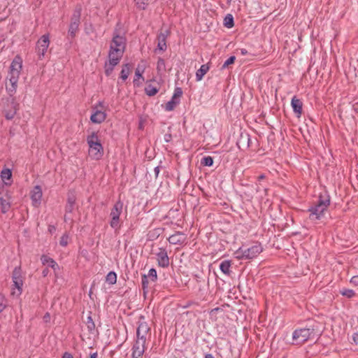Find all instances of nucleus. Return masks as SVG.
<instances>
[{
  "label": "nucleus",
  "instance_id": "obj_1",
  "mask_svg": "<svg viewBox=\"0 0 358 358\" xmlns=\"http://www.w3.org/2000/svg\"><path fill=\"white\" fill-rule=\"evenodd\" d=\"M22 69V59L20 57L16 56L11 62L8 75L6 78L8 80V83L6 84V89L8 94H15Z\"/></svg>",
  "mask_w": 358,
  "mask_h": 358
},
{
  "label": "nucleus",
  "instance_id": "obj_2",
  "mask_svg": "<svg viewBox=\"0 0 358 358\" xmlns=\"http://www.w3.org/2000/svg\"><path fill=\"white\" fill-rule=\"evenodd\" d=\"M8 97H3L1 101L2 113L8 120H13L17 110H19V103H17L14 94H8Z\"/></svg>",
  "mask_w": 358,
  "mask_h": 358
},
{
  "label": "nucleus",
  "instance_id": "obj_3",
  "mask_svg": "<svg viewBox=\"0 0 358 358\" xmlns=\"http://www.w3.org/2000/svg\"><path fill=\"white\" fill-rule=\"evenodd\" d=\"M330 205L329 196H320L318 202L308 209L309 219L312 221L320 220Z\"/></svg>",
  "mask_w": 358,
  "mask_h": 358
},
{
  "label": "nucleus",
  "instance_id": "obj_4",
  "mask_svg": "<svg viewBox=\"0 0 358 358\" xmlns=\"http://www.w3.org/2000/svg\"><path fill=\"white\" fill-rule=\"evenodd\" d=\"M87 142L89 145L90 157L96 160L101 159L103 155V148L96 133L92 132L88 136Z\"/></svg>",
  "mask_w": 358,
  "mask_h": 358
},
{
  "label": "nucleus",
  "instance_id": "obj_5",
  "mask_svg": "<svg viewBox=\"0 0 358 358\" xmlns=\"http://www.w3.org/2000/svg\"><path fill=\"white\" fill-rule=\"evenodd\" d=\"M263 251L262 245L259 243H256L250 248H245L241 247L238 249L234 255L235 257L238 259H253Z\"/></svg>",
  "mask_w": 358,
  "mask_h": 358
},
{
  "label": "nucleus",
  "instance_id": "obj_6",
  "mask_svg": "<svg viewBox=\"0 0 358 358\" xmlns=\"http://www.w3.org/2000/svg\"><path fill=\"white\" fill-rule=\"evenodd\" d=\"M24 277L20 266L15 267L12 273V295L19 296L22 292Z\"/></svg>",
  "mask_w": 358,
  "mask_h": 358
},
{
  "label": "nucleus",
  "instance_id": "obj_7",
  "mask_svg": "<svg viewBox=\"0 0 358 358\" xmlns=\"http://www.w3.org/2000/svg\"><path fill=\"white\" fill-rule=\"evenodd\" d=\"M121 50L110 49L108 52V61L105 64V73L107 76H110L113 73L114 67L117 65L123 56Z\"/></svg>",
  "mask_w": 358,
  "mask_h": 358
},
{
  "label": "nucleus",
  "instance_id": "obj_8",
  "mask_svg": "<svg viewBox=\"0 0 358 358\" xmlns=\"http://www.w3.org/2000/svg\"><path fill=\"white\" fill-rule=\"evenodd\" d=\"M123 203L118 200L113 206L110 213V226L115 229L120 228V216L122 214Z\"/></svg>",
  "mask_w": 358,
  "mask_h": 358
},
{
  "label": "nucleus",
  "instance_id": "obj_9",
  "mask_svg": "<svg viewBox=\"0 0 358 358\" xmlns=\"http://www.w3.org/2000/svg\"><path fill=\"white\" fill-rule=\"evenodd\" d=\"M104 109L103 102L99 101L93 108V113L91 115L90 120L95 124L102 123L106 118V113Z\"/></svg>",
  "mask_w": 358,
  "mask_h": 358
},
{
  "label": "nucleus",
  "instance_id": "obj_10",
  "mask_svg": "<svg viewBox=\"0 0 358 358\" xmlns=\"http://www.w3.org/2000/svg\"><path fill=\"white\" fill-rule=\"evenodd\" d=\"M314 329L310 328H302L296 329L292 334L293 341L296 344H301L308 341L313 334Z\"/></svg>",
  "mask_w": 358,
  "mask_h": 358
},
{
  "label": "nucleus",
  "instance_id": "obj_11",
  "mask_svg": "<svg viewBox=\"0 0 358 358\" xmlns=\"http://www.w3.org/2000/svg\"><path fill=\"white\" fill-rule=\"evenodd\" d=\"M81 10V6L80 5H78L76 7L72 15L69 29V34L71 35V37H74L76 36V32L78 30L79 24L80 22Z\"/></svg>",
  "mask_w": 358,
  "mask_h": 358
},
{
  "label": "nucleus",
  "instance_id": "obj_12",
  "mask_svg": "<svg viewBox=\"0 0 358 358\" xmlns=\"http://www.w3.org/2000/svg\"><path fill=\"white\" fill-rule=\"evenodd\" d=\"M126 46V38L123 34L120 31L115 30L113 34V37L110 43V49L121 50L124 53Z\"/></svg>",
  "mask_w": 358,
  "mask_h": 358
},
{
  "label": "nucleus",
  "instance_id": "obj_13",
  "mask_svg": "<svg viewBox=\"0 0 358 358\" xmlns=\"http://www.w3.org/2000/svg\"><path fill=\"white\" fill-rule=\"evenodd\" d=\"M11 193L4 187L0 188V204L3 213H7L10 208Z\"/></svg>",
  "mask_w": 358,
  "mask_h": 358
},
{
  "label": "nucleus",
  "instance_id": "obj_14",
  "mask_svg": "<svg viewBox=\"0 0 358 358\" xmlns=\"http://www.w3.org/2000/svg\"><path fill=\"white\" fill-rule=\"evenodd\" d=\"M50 45V38L48 34L43 35L37 41L36 52L39 57H43Z\"/></svg>",
  "mask_w": 358,
  "mask_h": 358
},
{
  "label": "nucleus",
  "instance_id": "obj_15",
  "mask_svg": "<svg viewBox=\"0 0 358 358\" xmlns=\"http://www.w3.org/2000/svg\"><path fill=\"white\" fill-rule=\"evenodd\" d=\"M150 327L147 322L143 321V317H141L138 321V326L136 330V339L145 341L147 340V335L150 331Z\"/></svg>",
  "mask_w": 358,
  "mask_h": 358
},
{
  "label": "nucleus",
  "instance_id": "obj_16",
  "mask_svg": "<svg viewBox=\"0 0 358 358\" xmlns=\"http://www.w3.org/2000/svg\"><path fill=\"white\" fill-rule=\"evenodd\" d=\"M145 343V341L136 339L132 347V358L143 357V353L146 349Z\"/></svg>",
  "mask_w": 358,
  "mask_h": 358
},
{
  "label": "nucleus",
  "instance_id": "obj_17",
  "mask_svg": "<svg viewBox=\"0 0 358 358\" xmlns=\"http://www.w3.org/2000/svg\"><path fill=\"white\" fill-rule=\"evenodd\" d=\"M145 65L143 63L138 64L135 70V75L133 80L134 86L139 87L144 82L145 79L143 76V74L145 71Z\"/></svg>",
  "mask_w": 358,
  "mask_h": 358
},
{
  "label": "nucleus",
  "instance_id": "obj_18",
  "mask_svg": "<svg viewBox=\"0 0 358 358\" xmlns=\"http://www.w3.org/2000/svg\"><path fill=\"white\" fill-rule=\"evenodd\" d=\"M42 195V189L39 185H36L32 189L30 192V197L34 206L38 207L41 205Z\"/></svg>",
  "mask_w": 358,
  "mask_h": 358
},
{
  "label": "nucleus",
  "instance_id": "obj_19",
  "mask_svg": "<svg viewBox=\"0 0 358 358\" xmlns=\"http://www.w3.org/2000/svg\"><path fill=\"white\" fill-rule=\"evenodd\" d=\"M170 32L168 29H162L157 36V48L159 50L164 51L166 50V39Z\"/></svg>",
  "mask_w": 358,
  "mask_h": 358
},
{
  "label": "nucleus",
  "instance_id": "obj_20",
  "mask_svg": "<svg viewBox=\"0 0 358 358\" xmlns=\"http://www.w3.org/2000/svg\"><path fill=\"white\" fill-rule=\"evenodd\" d=\"M157 257L158 265L162 268H166L169 265V258L166 250L164 248H159V252L156 254Z\"/></svg>",
  "mask_w": 358,
  "mask_h": 358
},
{
  "label": "nucleus",
  "instance_id": "obj_21",
  "mask_svg": "<svg viewBox=\"0 0 358 358\" xmlns=\"http://www.w3.org/2000/svg\"><path fill=\"white\" fill-rule=\"evenodd\" d=\"M291 106L293 109L294 113H295L297 117H300L302 114V107L303 102L301 99H298L296 96H294L291 101Z\"/></svg>",
  "mask_w": 358,
  "mask_h": 358
},
{
  "label": "nucleus",
  "instance_id": "obj_22",
  "mask_svg": "<svg viewBox=\"0 0 358 358\" xmlns=\"http://www.w3.org/2000/svg\"><path fill=\"white\" fill-rule=\"evenodd\" d=\"M171 244H182L186 241V235L182 232L177 231L168 238Z\"/></svg>",
  "mask_w": 358,
  "mask_h": 358
},
{
  "label": "nucleus",
  "instance_id": "obj_23",
  "mask_svg": "<svg viewBox=\"0 0 358 358\" xmlns=\"http://www.w3.org/2000/svg\"><path fill=\"white\" fill-rule=\"evenodd\" d=\"M41 260L43 265L47 264L50 267L52 268L54 270H55L56 268L58 267V265L56 263V262L53 259L49 257L47 255H42L41 257Z\"/></svg>",
  "mask_w": 358,
  "mask_h": 358
},
{
  "label": "nucleus",
  "instance_id": "obj_24",
  "mask_svg": "<svg viewBox=\"0 0 358 358\" xmlns=\"http://www.w3.org/2000/svg\"><path fill=\"white\" fill-rule=\"evenodd\" d=\"M209 66L208 64H203L201 66L200 69L197 70L196 72V80L197 81H200L203 79L205 74L208 71Z\"/></svg>",
  "mask_w": 358,
  "mask_h": 358
},
{
  "label": "nucleus",
  "instance_id": "obj_25",
  "mask_svg": "<svg viewBox=\"0 0 358 358\" xmlns=\"http://www.w3.org/2000/svg\"><path fill=\"white\" fill-rule=\"evenodd\" d=\"M230 267H231V262L229 260H224V261L222 262L220 264V268L222 271V272L227 275H230V273H231Z\"/></svg>",
  "mask_w": 358,
  "mask_h": 358
},
{
  "label": "nucleus",
  "instance_id": "obj_26",
  "mask_svg": "<svg viewBox=\"0 0 358 358\" xmlns=\"http://www.w3.org/2000/svg\"><path fill=\"white\" fill-rule=\"evenodd\" d=\"M12 177V172L9 169H3L1 172V180L6 185H10V182H7L6 180H10Z\"/></svg>",
  "mask_w": 358,
  "mask_h": 358
},
{
  "label": "nucleus",
  "instance_id": "obj_27",
  "mask_svg": "<svg viewBox=\"0 0 358 358\" xmlns=\"http://www.w3.org/2000/svg\"><path fill=\"white\" fill-rule=\"evenodd\" d=\"M106 281L110 285H115L117 282V274L114 271H110L106 277Z\"/></svg>",
  "mask_w": 358,
  "mask_h": 358
},
{
  "label": "nucleus",
  "instance_id": "obj_28",
  "mask_svg": "<svg viewBox=\"0 0 358 358\" xmlns=\"http://www.w3.org/2000/svg\"><path fill=\"white\" fill-rule=\"evenodd\" d=\"M76 199L73 196H69L67 203L66 206V212L71 213L74 208Z\"/></svg>",
  "mask_w": 358,
  "mask_h": 358
},
{
  "label": "nucleus",
  "instance_id": "obj_29",
  "mask_svg": "<svg viewBox=\"0 0 358 358\" xmlns=\"http://www.w3.org/2000/svg\"><path fill=\"white\" fill-rule=\"evenodd\" d=\"M178 103H179V100H176V99H173V98H171V99L166 103L165 109L167 111H171L175 108V107Z\"/></svg>",
  "mask_w": 358,
  "mask_h": 358
},
{
  "label": "nucleus",
  "instance_id": "obj_30",
  "mask_svg": "<svg viewBox=\"0 0 358 358\" xmlns=\"http://www.w3.org/2000/svg\"><path fill=\"white\" fill-rule=\"evenodd\" d=\"M145 92L147 95L152 96L158 92V89L156 87L149 85L145 88Z\"/></svg>",
  "mask_w": 358,
  "mask_h": 358
},
{
  "label": "nucleus",
  "instance_id": "obj_31",
  "mask_svg": "<svg viewBox=\"0 0 358 358\" xmlns=\"http://www.w3.org/2000/svg\"><path fill=\"white\" fill-rule=\"evenodd\" d=\"M134 3L137 8L140 10H145L148 5V0H134Z\"/></svg>",
  "mask_w": 358,
  "mask_h": 358
},
{
  "label": "nucleus",
  "instance_id": "obj_32",
  "mask_svg": "<svg viewBox=\"0 0 358 358\" xmlns=\"http://www.w3.org/2000/svg\"><path fill=\"white\" fill-rule=\"evenodd\" d=\"M224 24L227 28H231L234 26V18L231 14H228L224 19Z\"/></svg>",
  "mask_w": 358,
  "mask_h": 358
},
{
  "label": "nucleus",
  "instance_id": "obj_33",
  "mask_svg": "<svg viewBox=\"0 0 358 358\" xmlns=\"http://www.w3.org/2000/svg\"><path fill=\"white\" fill-rule=\"evenodd\" d=\"M129 75V66L128 64H125L120 72V78L123 80H126Z\"/></svg>",
  "mask_w": 358,
  "mask_h": 358
},
{
  "label": "nucleus",
  "instance_id": "obj_34",
  "mask_svg": "<svg viewBox=\"0 0 358 358\" xmlns=\"http://www.w3.org/2000/svg\"><path fill=\"white\" fill-rule=\"evenodd\" d=\"M213 164V159L210 156L203 157L201 160V164L206 166H211Z\"/></svg>",
  "mask_w": 358,
  "mask_h": 358
},
{
  "label": "nucleus",
  "instance_id": "obj_35",
  "mask_svg": "<svg viewBox=\"0 0 358 358\" xmlns=\"http://www.w3.org/2000/svg\"><path fill=\"white\" fill-rule=\"evenodd\" d=\"M341 294L343 296H346L348 298H352L355 294V292L352 289H343L342 290H341Z\"/></svg>",
  "mask_w": 358,
  "mask_h": 358
},
{
  "label": "nucleus",
  "instance_id": "obj_36",
  "mask_svg": "<svg viewBox=\"0 0 358 358\" xmlns=\"http://www.w3.org/2000/svg\"><path fill=\"white\" fill-rule=\"evenodd\" d=\"M182 89L180 87H176L174 90V93L172 96V98H173V99L180 101V98L182 96Z\"/></svg>",
  "mask_w": 358,
  "mask_h": 358
},
{
  "label": "nucleus",
  "instance_id": "obj_37",
  "mask_svg": "<svg viewBox=\"0 0 358 358\" xmlns=\"http://www.w3.org/2000/svg\"><path fill=\"white\" fill-rule=\"evenodd\" d=\"M86 323L89 331H92L94 329L95 324L91 316L87 317Z\"/></svg>",
  "mask_w": 358,
  "mask_h": 358
},
{
  "label": "nucleus",
  "instance_id": "obj_38",
  "mask_svg": "<svg viewBox=\"0 0 358 358\" xmlns=\"http://www.w3.org/2000/svg\"><path fill=\"white\" fill-rule=\"evenodd\" d=\"M235 59H236V57L234 56H231L230 57H229L223 64L222 65V69H225L227 67H228L230 64H232L234 63L235 62Z\"/></svg>",
  "mask_w": 358,
  "mask_h": 358
},
{
  "label": "nucleus",
  "instance_id": "obj_39",
  "mask_svg": "<svg viewBox=\"0 0 358 358\" xmlns=\"http://www.w3.org/2000/svg\"><path fill=\"white\" fill-rule=\"evenodd\" d=\"M6 306V301L3 294H0V313L2 312Z\"/></svg>",
  "mask_w": 358,
  "mask_h": 358
},
{
  "label": "nucleus",
  "instance_id": "obj_40",
  "mask_svg": "<svg viewBox=\"0 0 358 358\" xmlns=\"http://www.w3.org/2000/svg\"><path fill=\"white\" fill-rule=\"evenodd\" d=\"M69 242V236L67 234H64L60 239L59 243L62 246H66Z\"/></svg>",
  "mask_w": 358,
  "mask_h": 358
},
{
  "label": "nucleus",
  "instance_id": "obj_41",
  "mask_svg": "<svg viewBox=\"0 0 358 358\" xmlns=\"http://www.w3.org/2000/svg\"><path fill=\"white\" fill-rule=\"evenodd\" d=\"M148 276L152 278L153 282H155L157 278V271L155 268H150L149 270Z\"/></svg>",
  "mask_w": 358,
  "mask_h": 358
},
{
  "label": "nucleus",
  "instance_id": "obj_42",
  "mask_svg": "<svg viewBox=\"0 0 358 358\" xmlns=\"http://www.w3.org/2000/svg\"><path fill=\"white\" fill-rule=\"evenodd\" d=\"M165 66V62L163 59H159L157 62V69L160 70L162 68H164Z\"/></svg>",
  "mask_w": 358,
  "mask_h": 358
},
{
  "label": "nucleus",
  "instance_id": "obj_43",
  "mask_svg": "<svg viewBox=\"0 0 358 358\" xmlns=\"http://www.w3.org/2000/svg\"><path fill=\"white\" fill-rule=\"evenodd\" d=\"M148 283V282L147 276L145 275H143L142 276V285H143V289L147 287Z\"/></svg>",
  "mask_w": 358,
  "mask_h": 358
},
{
  "label": "nucleus",
  "instance_id": "obj_44",
  "mask_svg": "<svg viewBox=\"0 0 358 358\" xmlns=\"http://www.w3.org/2000/svg\"><path fill=\"white\" fill-rule=\"evenodd\" d=\"M350 282L355 285V286H357L358 285V275H355L353 276L351 279H350Z\"/></svg>",
  "mask_w": 358,
  "mask_h": 358
},
{
  "label": "nucleus",
  "instance_id": "obj_45",
  "mask_svg": "<svg viewBox=\"0 0 358 358\" xmlns=\"http://www.w3.org/2000/svg\"><path fill=\"white\" fill-rule=\"evenodd\" d=\"M62 358H73V355L69 352H64Z\"/></svg>",
  "mask_w": 358,
  "mask_h": 358
},
{
  "label": "nucleus",
  "instance_id": "obj_46",
  "mask_svg": "<svg viewBox=\"0 0 358 358\" xmlns=\"http://www.w3.org/2000/svg\"><path fill=\"white\" fill-rule=\"evenodd\" d=\"M56 230V228L55 226L53 225H50L48 227V231L50 232V233H53L54 231H55Z\"/></svg>",
  "mask_w": 358,
  "mask_h": 358
},
{
  "label": "nucleus",
  "instance_id": "obj_47",
  "mask_svg": "<svg viewBox=\"0 0 358 358\" xmlns=\"http://www.w3.org/2000/svg\"><path fill=\"white\" fill-rule=\"evenodd\" d=\"M49 273V270L48 268H45L43 271H42V275L43 277H46Z\"/></svg>",
  "mask_w": 358,
  "mask_h": 358
},
{
  "label": "nucleus",
  "instance_id": "obj_48",
  "mask_svg": "<svg viewBox=\"0 0 358 358\" xmlns=\"http://www.w3.org/2000/svg\"><path fill=\"white\" fill-rule=\"evenodd\" d=\"M50 314L49 313H46L44 317H43V320H45V322H48L50 320Z\"/></svg>",
  "mask_w": 358,
  "mask_h": 358
},
{
  "label": "nucleus",
  "instance_id": "obj_49",
  "mask_svg": "<svg viewBox=\"0 0 358 358\" xmlns=\"http://www.w3.org/2000/svg\"><path fill=\"white\" fill-rule=\"evenodd\" d=\"M352 338H353L354 342L357 345H358V334H354Z\"/></svg>",
  "mask_w": 358,
  "mask_h": 358
},
{
  "label": "nucleus",
  "instance_id": "obj_50",
  "mask_svg": "<svg viewBox=\"0 0 358 358\" xmlns=\"http://www.w3.org/2000/svg\"><path fill=\"white\" fill-rule=\"evenodd\" d=\"M240 52L242 55H246L248 54V50L245 48L240 49Z\"/></svg>",
  "mask_w": 358,
  "mask_h": 358
},
{
  "label": "nucleus",
  "instance_id": "obj_51",
  "mask_svg": "<svg viewBox=\"0 0 358 358\" xmlns=\"http://www.w3.org/2000/svg\"><path fill=\"white\" fill-rule=\"evenodd\" d=\"M171 138V134H166V135L164 136V140H165L166 142L170 141Z\"/></svg>",
  "mask_w": 358,
  "mask_h": 358
},
{
  "label": "nucleus",
  "instance_id": "obj_52",
  "mask_svg": "<svg viewBox=\"0 0 358 358\" xmlns=\"http://www.w3.org/2000/svg\"><path fill=\"white\" fill-rule=\"evenodd\" d=\"M155 175L157 176L159 173V166H157L155 168Z\"/></svg>",
  "mask_w": 358,
  "mask_h": 358
},
{
  "label": "nucleus",
  "instance_id": "obj_53",
  "mask_svg": "<svg viewBox=\"0 0 358 358\" xmlns=\"http://www.w3.org/2000/svg\"><path fill=\"white\" fill-rule=\"evenodd\" d=\"M96 357H97V353L96 352H94V353L90 355V358H96Z\"/></svg>",
  "mask_w": 358,
  "mask_h": 358
},
{
  "label": "nucleus",
  "instance_id": "obj_54",
  "mask_svg": "<svg viewBox=\"0 0 358 358\" xmlns=\"http://www.w3.org/2000/svg\"><path fill=\"white\" fill-rule=\"evenodd\" d=\"M205 358H214V357L212 354H206Z\"/></svg>",
  "mask_w": 358,
  "mask_h": 358
},
{
  "label": "nucleus",
  "instance_id": "obj_55",
  "mask_svg": "<svg viewBox=\"0 0 358 358\" xmlns=\"http://www.w3.org/2000/svg\"><path fill=\"white\" fill-rule=\"evenodd\" d=\"M264 178H265V176L264 174H262V175L258 176V180H263Z\"/></svg>",
  "mask_w": 358,
  "mask_h": 358
}]
</instances>
